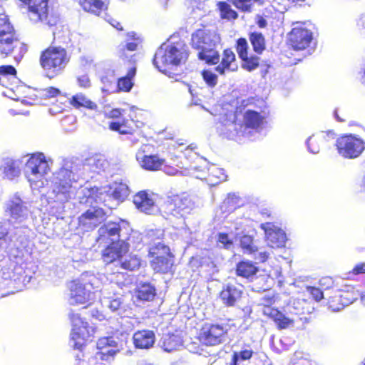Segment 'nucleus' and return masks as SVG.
I'll return each mask as SVG.
<instances>
[{"label": "nucleus", "mask_w": 365, "mask_h": 365, "mask_svg": "<svg viewBox=\"0 0 365 365\" xmlns=\"http://www.w3.org/2000/svg\"><path fill=\"white\" fill-rule=\"evenodd\" d=\"M220 42V35L216 30L202 26L192 34L190 44L197 51L199 60L212 66L219 62L220 53L216 48Z\"/></svg>", "instance_id": "f257e3e1"}, {"label": "nucleus", "mask_w": 365, "mask_h": 365, "mask_svg": "<svg viewBox=\"0 0 365 365\" xmlns=\"http://www.w3.org/2000/svg\"><path fill=\"white\" fill-rule=\"evenodd\" d=\"M27 51V46L21 41L19 35L9 17L0 14V56L6 58L13 56L21 59Z\"/></svg>", "instance_id": "f03ea898"}, {"label": "nucleus", "mask_w": 365, "mask_h": 365, "mask_svg": "<svg viewBox=\"0 0 365 365\" xmlns=\"http://www.w3.org/2000/svg\"><path fill=\"white\" fill-rule=\"evenodd\" d=\"M137 109L130 108L127 112L121 108H113L105 113V118L109 120L108 128L120 135L135 136L143 123L137 118Z\"/></svg>", "instance_id": "7ed1b4c3"}, {"label": "nucleus", "mask_w": 365, "mask_h": 365, "mask_svg": "<svg viewBox=\"0 0 365 365\" xmlns=\"http://www.w3.org/2000/svg\"><path fill=\"white\" fill-rule=\"evenodd\" d=\"M71 61L66 48L61 46L50 45L41 51L38 63L45 76L49 79L61 75Z\"/></svg>", "instance_id": "20e7f679"}, {"label": "nucleus", "mask_w": 365, "mask_h": 365, "mask_svg": "<svg viewBox=\"0 0 365 365\" xmlns=\"http://www.w3.org/2000/svg\"><path fill=\"white\" fill-rule=\"evenodd\" d=\"M188 53L180 44H163L156 51L153 64L162 73H168L172 66H178L186 61Z\"/></svg>", "instance_id": "39448f33"}, {"label": "nucleus", "mask_w": 365, "mask_h": 365, "mask_svg": "<svg viewBox=\"0 0 365 365\" xmlns=\"http://www.w3.org/2000/svg\"><path fill=\"white\" fill-rule=\"evenodd\" d=\"M148 256L151 259L150 267L155 273L167 274L174 265L175 255L170 247L164 243L158 242L149 247Z\"/></svg>", "instance_id": "423d86ee"}, {"label": "nucleus", "mask_w": 365, "mask_h": 365, "mask_svg": "<svg viewBox=\"0 0 365 365\" xmlns=\"http://www.w3.org/2000/svg\"><path fill=\"white\" fill-rule=\"evenodd\" d=\"M165 212L176 219L185 220L191 215L196 205L192 197L187 192L172 195L168 197L164 205Z\"/></svg>", "instance_id": "0eeeda50"}, {"label": "nucleus", "mask_w": 365, "mask_h": 365, "mask_svg": "<svg viewBox=\"0 0 365 365\" xmlns=\"http://www.w3.org/2000/svg\"><path fill=\"white\" fill-rule=\"evenodd\" d=\"M335 148L337 153L344 159H356L365 150V140L357 135L344 133L336 140Z\"/></svg>", "instance_id": "6e6552de"}, {"label": "nucleus", "mask_w": 365, "mask_h": 365, "mask_svg": "<svg viewBox=\"0 0 365 365\" xmlns=\"http://www.w3.org/2000/svg\"><path fill=\"white\" fill-rule=\"evenodd\" d=\"M26 178L31 186L42 185L43 178L50 171L49 165L41 153L32 154L26 163Z\"/></svg>", "instance_id": "1a4fd4ad"}, {"label": "nucleus", "mask_w": 365, "mask_h": 365, "mask_svg": "<svg viewBox=\"0 0 365 365\" xmlns=\"http://www.w3.org/2000/svg\"><path fill=\"white\" fill-rule=\"evenodd\" d=\"M227 334L226 326L218 323H205L200 327L197 339L203 346H215L225 340Z\"/></svg>", "instance_id": "9d476101"}, {"label": "nucleus", "mask_w": 365, "mask_h": 365, "mask_svg": "<svg viewBox=\"0 0 365 365\" xmlns=\"http://www.w3.org/2000/svg\"><path fill=\"white\" fill-rule=\"evenodd\" d=\"M288 35L289 45L295 51H304L309 47L313 40L311 24L296 22Z\"/></svg>", "instance_id": "9b49d317"}, {"label": "nucleus", "mask_w": 365, "mask_h": 365, "mask_svg": "<svg viewBox=\"0 0 365 365\" xmlns=\"http://www.w3.org/2000/svg\"><path fill=\"white\" fill-rule=\"evenodd\" d=\"M69 319L73 326L71 339L74 342L73 347L81 349L93 336L94 330L77 313L71 312L69 314Z\"/></svg>", "instance_id": "f8f14e48"}, {"label": "nucleus", "mask_w": 365, "mask_h": 365, "mask_svg": "<svg viewBox=\"0 0 365 365\" xmlns=\"http://www.w3.org/2000/svg\"><path fill=\"white\" fill-rule=\"evenodd\" d=\"M264 0H227V1L217 2V7L220 11V18L230 21L237 19L238 14L232 9L229 3L232 4L241 12L250 13L255 4H262Z\"/></svg>", "instance_id": "ddd939ff"}, {"label": "nucleus", "mask_w": 365, "mask_h": 365, "mask_svg": "<svg viewBox=\"0 0 365 365\" xmlns=\"http://www.w3.org/2000/svg\"><path fill=\"white\" fill-rule=\"evenodd\" d=\"M129 225L123 221H110L104 224L99 230V239L105 242L115 240H123L124 237H128L131 233Z\"/></svg>", "instance_id": "4468645a"}, {"label": "nucleus", "mask_w": 365, "mask_h": 365, "mask_svg": "<svg viewBox=\"0 0 365 365\" xmlns=\"http://www.w3.org/2000/svg\"><path fill=\"white\" fill-rule=\"evenodd\" d=\"M87 285L78 279L71 280L69 282L71 305H82L86 308L91 304L90 300L93 293L88 289Z\"/></svg>", "instance_id": "2eb2a0df"}, {"label": "nucleus", "mask_w": 365, "mask_h": 365, "mask_svg": "<svg viewBox=\"0 0 365 365\" xmlns=\"http://www.w3.org/2000/svg\"><path fill=\"white\" fill-rule=\"evenodd\" d=\"M128 240V237H124L123 240H118L110 242L101 251L103 261L106 264H110L121 260L130 248Z\"/></svg>", "instance_id": "dca6fc26"}, {"label": "nucleus", "mask_w": 365, "mask_h": 365, "mask_svg": "<svg viewBox=\"0 0 365 365\" xmlns=\"http://www.w3.org/2000/svg\"><path fill=\"white\" fill-rule=\"evenodd\" d=\"M274 302V297L267 296L262 298L263 314L272 319L279 329L288 328L294 321L284 316L279 309L272 307Z\"/></svg>", "instance_id": "f3484780"}, {"label": "nucleus", "mask_w": 365, "mask_h": 365, "mask_svg": "<svg viewBox=\"0 0 365 365\" xmlns=\"http://www.w3.org/2000/svg\"><path fill=\"white\" fill-rule=\"evenodd\" d=\"M356 299V294L353 289L346 287V289L334 291L332 295L329 297L327 304L332 311L338 312Z\"/></svg>", "instance_id": "a211bd4d"}, {"label": "nucleus", "mask_w": 365, "mask_h": 365, "mask_svg": "<svg viewBox=\"0 0 365 365\" xmlns=\"http://www.w3.org/2000/svg\"><path fill=\"white\" fill-rule=\"evenodd\" d=\"M259 227L264 232L265 240L269 247L277 249L284 246L286 235L274 223L270 222H264L261 224Z\"/></svg>", "instance_id": "6ab92c4d"}, {"label": "nucleus", "mask_w": 365, "mask_h": 365, "mask_svg": "<svg viewBox=\"0 0 365 365\" xmlns=\"http://www.w3.org/2000/svg\"><path fill=\"white\" fill-rule=\"evenodd\" d=\"M31 20L35 22L46 21L49 14L48 0H30L24 4Z\"/></svg>", "instance_id": "aec40b11"}, {"label": "nucleus", "mask_w": 365, "mask_h": 365, "mask_svg": "<svg viewBox=\"0 0 365 365\" xmlns=\"http://www.w3.org/2000/svg\"><path fill=\"white\" fill-rule=\"evenodd\" d=\"M217 64L215 71L220 75H225L226 73L235 72L237 70L236 55L232 48H227L222 51L221 58H220Z\"/></svg>", "instance_id": "412c9836"}, {"label": "nucleus", "mask_w": 365, "mask_h": 365, "mask_svg": "<svg viewBox=\"0 0 365 365\" xmlns=\"http://www.w3.org/2000/svg\"><path fill=\"white\" fill-rule=\"evenodd\" d=\"M243 292L236 285L227 284L222 287L218 297L225 307H232L242 298Z\"/></svg>", "instance_id": "4be33fe9"}, {"label": "nucleus", "mask_w": 365, "mask_h": 365, "mask_svg": "<svg viewBox=\"0 0 365 365\" xmlns=\"http://www.w3.org/2000/svg\"><path fill=\"white\" fill-rule=\"evenodd\" d=\"M72 188L71 171L64 169L61 170L56 176L53 183V192L56 195H62L67 198Z\"/></svg>", "instance_id": "5701e85b"}, {"label": "nucleus", "mask_w": 365, "mask_h": 365, "mask_svg": "<svg viewBox=\"0 0 365 365\" xmlns=\"http://www.w3.org/2000/svg\"><path fill=\"white\" fill-rule=\"evenodd\" d=\"M105 212L101 208L88 210L78 217V225L86 230H93L101 223Z\"/></svg>", "instance_id": "b1692460"}, {"label": "nucleus", "mask_w": 365, "mask_h": 365, "mask_svg": "<svg viewBox=\"0 0 365 365\" xmlns=\"http://www.w3.org/2000/svg\"><path fill=\"white\" fill-rule=\"evenodd\" d=\"M126 75L118 79L117 88L119 91L129 92L133 85V78L136 74V65L134 61H128Z\"/></svg>", "instance_id": "393cba45"}, {"label": "nucleus", "mask_w": 365, "mask_h": 365, "mask_svg": "<svg viewBox=\"0 0 365 365\" xmlns=\"http://www.w3.org/2000/svg\"><path fill=\"white\" fill-rule=\"evenodd\" d=\"M133 201L138 210L146 214H150L155 206L154 200L145 190L137 192L133 196Z\"/></svg>", "instance_id": "a878e982"}, {"label": "nucleus", "mask_w": 365, "mask_h": 365, "mask_svg": "<svg viewBox=\"0 0 365 365\" xmlns=\"http://www.w3.org/2000/svg\"><path fill=\"white\" fill-rule=\"evenodd\" d=\"M133 343L139 349H148L155 342V334L153 331L140 330L133 334Z\"/></svg>", "instance_id": "bb28decb"}, {"label": "nucleus", "mask_w": 365, "mask_h": 365, "mask_svg": "<svg viewBox=\"0 0 365 365\" xmlns=\"http://www.w3.org/2000/svg\"><path fill=\"white\" fill-rule=\"evenodd\" d=\"M69 103L76 109L85 108L89 110L96 111L98 109V104L88 98L83 93H78L69 99Z\"/></svg>", "instance_id": "cd10ccee"}, {"label": "nucleus", "mask_w": 365, "mask_h": 365, "mask_svg": "<svg viewBox=\"0 0 365 365\" xmlns=\"http://www.w3.org/2000/svg\"><path fill=\"white\" fill-rule=\"evenodd\" d=\"M142 168L148 171H157L161 169L165 163V159L157 155H143L138 158Z\"/></svg>", "instance_id": "c85d7f7f"}, {"label": "nucleus", "mask_w": 365, "mask_h": 365, "mask_svg": "<svg viewBox=\"0 0 365 365\" xmlns=\"http://www.w3.org/2000/svg\"><path fill=\"white\" fill-rule=\"evenodd\" d=\"M210 187H215L227 179V175L222 168L211 166L207 168V175L202 178Z\"/></svg>", "instance_id": "c756f323"}, {"label": "nucleus", "mask_w": 365, "mask_h": 365, "mask_svg": "<svg viewBox=\"0 0 365 365\" xmlns=\"http://www.w3.org/2000/svg\"><path fill=\"white\" fill-rule=\"evenodd\" d=\"M79 4L85 11L96 16H100L108 9L105 0H79Z\"/></svg>", "instance_id": "7c9ffc66"}, {"label": "nucleus", "mask_w": 365, "mask_h": 365, "mask_svg": "<svg viewBox=\"0 0 365 365\" xmlns=\"http://www.w3.org/2000/svg\"><path fill=\"white\" fill-rule=\"evenodd\" d=\"M236 274L243 278L249 279L259 271L255 263L249 260H241L236 264Z\"/></svg>", "instance_id": "2f4dec72"}, {"label": "nucleus", "mask_w": 365, "mask_h": 365, "mask_svg": "<svg viewBox=\"0 0 365 365\" xmlns=\"http://www.w3.org/2000/svg\"><path fill=\"white\" fill-rule=\"evenodd\" d=\"M17 78V71L12 65L0 66V85L8 88Z\"/></svg>", "instance_id": "473e14b6"}, {"label": "nucleus", "mask_w": 365, "mask_h": 365, "mask_svg": "<svg viewBox=\"0 0 365 365\" xmlns=\"http://www.w3.org/2000/svg\"><path fill=\"white\" fill-rule=\"evenodd\" d=\"M264 121V117L259 113L253 110H247L243 115V123L247 128L258 129L262 126Z\"/></svg>", "instance_id": "72a5a7b5"}, {"label": "nucleus", "mask_w": 365, "mask_h": 365, "mask_svg": "<svg viewBox=\"0 0 365 365\" xmlns=\"http://www.w3.org/2000/svg\"><path fill=\"white\" fill-rule=\"evenodd\" d=\"M110 195L113 199L123 202L130 194L128 186L122 182H113L110 185Z\"/></svg>", "instance_id": "f704fd0d"}, {"label": "nucleus", "mask_w": 365, "mask_h": 365, "mask_svg": "<svg viewBox=\"0 0 365 365\" xmlns=\"http://www.w3.org/2000/svg\"><path fill=\"white\" fill-rule=\"evenodd\" d=\"M155 295V288L150 283L142 284L135 289V296L140 301H153Z\"/></svg>", "instance_id": "c9c22d12"}, {"label": "nucleus", "mask_w": 365, "mask_h": 365, "mask_svg": "<svg viewBox=\"0 0 365 365\" xmlns=\"http://www.w3.org/2000/svg\"><path fill=\"white\" fill-rule=\"evenodd\" d=\"M182 344L180 338L174 334H168L163 339L162 348L167 352H171L177 350Z\"/></svg>", "instance_id": "e433bc0d"}, {"label": "nucleus", "mask_w": 365, "mask_h": 365, "mask_svg": "<svg viewBox=\"0 0 365 365\" xmlns=\"http://www.w3.org/2000/svg\"><path fill=\"white\" fill-rule=\"evenodd\" d=\"M249 39L256 53L261 54L265 50V38L261 33L256 31L250 33Z\"/></svg>", "instance_id": "4c0bfd02"}, {"label": "nucleus", "mask_w": 365, "mask_h": 365, "mask_svg": "<svg viewBox=\"0 0 365 365\" xmlns=\"http://www.w3.org/2000/svg\"><path fill=\"white\" fill-rule=\"evenodd\" d=\"M241 60V67L242 69L252 72L259 67L260 65V58L255 55L248 54L242 56V58H240Z\"/></svg>", "instance_id": "58836bf2"}, {"label": "nucleus", "mask_w": 365, "mask_h": 365, "mask_svg": "<svg viewBox=\"0 0 365 365\" xmlns=\"http://www.w3.org/2000/svg\"><path fill=\"white\" fill-rule=\"evenodd\" d=\"M240 246L245 253L251 255L258 250V247L254 244L253 237L248 235H244L240 240Z\"/></svg>", "instance_id": "ea45409f"}, {"label": "nucleus", "mask_w": 365, "mask_h": 365, "mask_svg": "<svg viewBox=\"0 0 365 365\" xmlns=\"http://www.w3.org/2000/svg\"><path fill=\"white\" fill-rule=\"evenodd\" d=\"M103 192L99 187H92L87 190V194L84 195L86 199V202L92 204L95 203H101L104 202V200L102 196Z\"/></svg>", "instance_id": "a19ab883"}, {"label": "nucleus", "mask_w": 365, "mask_h": 365, "mask_svg": "<svg viewBox=\"0 0 365 365\" xmlns=\"http://www.w3.org/2000/svg\"><path fill=\"white\" fill-rule=\"evenodd\" d=\"M140 264L141 261L139 257L135 255H129L120 263V267L125 270L134 271L139 269Z\"/></svg>", "instance_id": "79ce46f5"}, {"label": "nucleus", "mask_w": 365, "mask_h": 365, "mask_svg": "<svg viewBox=\"0 0 365 365\" xmlns=\"http://www.w3.org/2000/svg\"><path fill=\"white\" fill-rule=\"evenodd\" d=\"M293 313L296 315H303L310 312L309 303L305 299H294L292 304Z\"/></svg>", "instance_id": "37998d69"}, {"label": "nucleus", "mask_w": 365, "mask_h": 365, "mask_svg": "<svg viewBox=\"0 0 365 365\" xmlns=\"http://www.w3.org/2000/svg\"><path fill=\"white\" fill-rule=\"evenodd\" d=\"M253 353L252 349H244L239 352H234L230 365H237L239 361L250 359L252 357Z\"/></svg>", "instance_id": "c03bdc74"}, {"label": "nucleus", "mask_w": 365, "mask_h": 365, "mask_svg": "<svg viewBox=\"0 0 365 365\" xmlns=\"http://www.w3.org/2000/svg\"><path fill=\"white\" fill-rule=\"evenodd\" d=\"M201 76L207 86L210 88H214L217 84L218 77L217 74L210 69H203L201 71Z\"/></svg>", "instance_id": "a18cd8bd"}, {"label": "nucleus", "mask_w": 365, "mask_h": 365, "mask_svg": "<svg viewBox=\"0 0 365 365\" xmlns=\"http://www.w3.org/2000/svg\"><path fill=\"white\" fill-rule=\"evenodd\" d=\"M240 197L234 193L227 194L223 201V205L229 210H235L240 207Z\"/></svg>", "instance_id": "49530a36"}, {"label": "nucleus", "mask_w": 365, "mask_h": 365, "mask_svg": "<svg viewBox=\"0 0 365 365\" xmlns=\"http://www.w3.org/2000/svg\"><path fill=\"white\" fill-rule=\"evenodd\" d=\"M235 47L240 58L248 54L249 46L245 38L241 37L237 39Z\"/></svg>", "instance_id": "de8ad7c7"}, {"label": "nucleus", "mask_w": 365, "mask_h": 365, "mask_svg": "<svg viewBox=\"0 0 365 365\" xmlns=\"http://www.w3.org/2000/svg\"><path fill=\"white\" fill-rule=\"evenodd\" d=\"M7 209L12 217L18 218L22 215L24 207L21 202H11Z\"/></svg>", "instance_id": "09e8293b"}, {"label": "nucleus", "mask_w": 365, "mask_h": 365, "mask_svg": "<svg viewBox=\"0 0 365 365\" xmlns=\"http://www.w3.org/2000/svg\"><path fill=\"white\" fill-rule=\"evenodd\" d=\"M138 43L137 41H132L127 43L124 45H121L118 47V53L120 58L126 57L125 51H135L138 48Z\"/></svg>", "instance_id": "8fccbe9b"}, {"label": "nucleus", "mask_w": 365, "mask_h": 365, "mask_svg": "<svg viewBox=\"0 0 365 365\" xmlns=\"http://www.w3.org/2000/svg\"><path fill=\"white\" fill-rule=\"evenodd\" d=\"M307 292L310 297L315 302H319L324 298L323 292L319 287L307 286Z\"/></svg>", "instance_id": "3c124183"}, {"label": "nucleus", "mask_w": 365, "mask_h": 365, "mask_svg": "<svg viewBox=\"0 0 365 365\" xmlns=\"http://www.w3.org/2000/svg\"><path fill=\"white\" fill-rule=\"evenodd\" d=\"M217 242L222 245L225 249H229L233 244L232 240L230 238L226 232H220L217 234Z\"/></svg>", "instance_id": "603ef678"}, {"label": "nucleus", "mask_w": 365, "mask_h": 365, "mask_svg": "<svg viewBox=\"0 0 365 365\" xmlns=\"http://www.w3.org/2000/svg\"><path fill=\"white\" fill-rule=\"evenodd\" d=\"M116 354V351L112 347L111 345L108 346L106 349L98 351L97 355L101 360H108L113 358Z\"/></svg>", "instance_id": "864d4df0"}, {"label": "nucleus", "mask_w": 365, "mask_h": 365, "mask_svg": "<svg viewBox=\"0 0 365 365\" xmlns=\"http://www.w3.org/2000/svg\"><path fill=\"white\" fill-rule=\"evenodd\" d=\"M77 84L80 88H88L91 86V81L88 74L83 73L76 77Z\"/></svg>", "instance_id": "5fc2aeb1"}, {"label": "nucleus", "mask_w": 365, "mask_h": 365, "mask_svg": "<svg viewBox=\"0 0 365 365\" xmlns=\"http://www.w3.org/2000/svg\"><path fill=\"white\" fill-rule=\"evenodd\" d=\"M43 94L45 98H55L61 94V91L56 87L53 86H49L43 90Z\"/></svg>", "instance_id": "6e6d98bb"}, {"label": "nucleus", "mask_w": 365, "mask_h": 365, "mask_svg": "<svg viewBox=\"0 0 365 365\" xmlns=\"http://www.w3.org/2000/svg\"><path fill=\"white\" fill-rule=\"evenodd\" d=\"M348 274L349 277L359 274H365V262L356 264L352 269L348 272Z\"/></svg>", "instance_id": "4d7b16f0"}, {"label": "nucleus", "mask_w": 365, "mask_h": 365, "mask_svg": "<svg viewBox=\"0 0 365 365\" xmlns=\"http://www.w3.org/2000/svg\"><path fill=\"white\" fill-rule=\"evenodd\" d=\"M318 143L317 140L314 137H310L307 141V145L309 151L312 153H317L319 151V146H315Z\"/></svg>", "instance_id": "13d9d810"}, {"label": "nucleus", "mask_w": 365, "mask_h": 365, "mask_svg": "<svg viewBox=\"0 0 365 365\" xmlns=\"http://www.w3.org/2000/svg\"><path fill=\"white\" fill-rule=\"evenodd\" d=\"M111 340L109 337H102L97 341L96 346L98 351L106 349L110 344Z\"/></svg>", "instance_id": "bf43d9fd"}, {"label": "nucleus", "mask_w": 365, "mask_h": 365, "mask_svg": "<svg viewBox=\"0 0 365 365\" xmlns=\"http://www.w3.org/2000/svg\"><path fill=\"white\" fill-rule=\"evenodd\" d=\"M319 284L324 289H328L333 286L334 281L330 277H324L319 280Z\"/></svg>", "instance_id": "052dcab7"}, {"label": "nucleus", "mask_w": 365, "mask_h": 365, "mask_svg": "<svg viewBox=\"0 0 365 365\" xmlns=\"http://www.w3.org/2000/svg\"><path fill=\"white\" fill-rule=\"evenodd\" d=\"M164 236L165 235L163 232L160 230H156L155 232L152 231V232L150 234L151 241H154L155 240H163Z\"/></svg>", "instance_id": "680f3d73"}, {"label": "nucleus", "mask_w": 365, "mask_h": 365, "mask_svg": "<svg viewBox=\"0 0 365 365\" xmlns=\"http://www.w3.org/2000/svg\"><path fill=\"white\" fill-rule=\"evenodd\" d=\"M255 19L256 24L259 28H265L267 26V20L263 16L258 14L256 16Z\"/></svg>", "instance_id": "e2e57ef3"}, {"label": "nucleus", "mask_w": 365, "mask_h": 365, "mask_svg": "<svg viewBox=\"0 0 365 365\" xmlns=\"http://www.w3.org/2000/svg\"><path fill=\"white\" fill-rule=\"evenodd\" d=\"M107 21L110 25H112L114 28H115L117 30H118V31H123V27L121 23H120L116 19H114L113 18H109V19H107Z\"/></svg>", "instance_id": "0e129e2a"}, {"label": "nucleus", "mask_w": 365, "mask_h": 365, "mask_svg": "<svg viewBox=\"0 0 365 365\" xmlns=\"http://www.w3.org/2000/svg\"><path fill=\"white\" fill-rule=\"evenodd\" d=\"M358 25L362 28H365V16L359 19ZM361 79L365 81V69L361 73Z\"/></svg>", "instance_id": "69168bd1"}, {"label": "nucleus", "mask_w": 365, "mask_h": 365, "mask_svg": "<svg viewBox=\"0 0 365 365\" xmlns=\"http://www.w3.org/2000/svg\"><path fill=\"white\" fill-rule=\"evenodd\" d=\"M269 254L267 252H262L259 254V260L260 262H265L269 258Z\"/></svg>", "instance_id": "338daca9"}, {"label": "nucleus", "mask_w": 365, "mask_h": 365, "mask_svg": "<svg viewBox=\"0 0 365 365\" xmlns=\"http://www.w3.org/2000/svg\"><path fill=\"white\" fill-rule=\"evenodd\" d=\"M90 315L92 317L101 320L103 319V314L97 310H92L90 312Z\"/></svg>", "instance_id": "774afa93"}]
</instances>
